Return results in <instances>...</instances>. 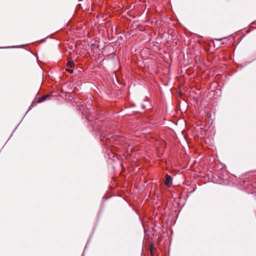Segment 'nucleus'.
I'll use <instances>...</instances> for the list:
<instances>
[{
  "instance_id": "6",
  "label": "nucleus",
  "mask_w": 256,
  "mask_h": 256,
  "mask_svg": "<svg viewBox=\"0 0 256 256\" xmlns=\"http://www.w3.org/2000/svg\"><path fill=\"white\" fill-rule=\"evenodd\" d=\"M247 190V191H248V190H251L250 189V188H248V190Z\"/></svg>"
},
{
  "instance_id": "1",
  "label": "nucleus",
  "mask_w": 256,
  "mask_h": 256,
  "mask_svg": "<svg viewBox=\"0 0 256 256\" xmlns=\"http://www.w3.org/2000/svg\"><path fill=\"white\" fill-rule=\"evenodd\" d=\"M172 180L170 176L166 174L164 180V184L170 187L172 184Z\"/></svg>"
},
{
  "instance_id": "7",
  "label": "nucleus",
  "mask_w": 256,
  "mask_h": 256,
  "mask_svg": "<svg viewBox=\"0 0 256 256\" xmlns=\"http://www.w3.org/2000/svg\"><path fill=\"white\" fill-rule=\"evenodd\" d=\"M194 190H191V191H190V192H194Z\"/></svg>"
},
{
  "instance_id": "5",
  "label": "nucleus",
  "mask_w": 256,
  "mask_h": 256,
  "mask_svg": "<svg viewBox=\"0 0 256 256\" xmlns=\"http://www.w3.org/2000/svg\"><path fill=\"white\" fill-rule=\"evenodd\" d=\"M87 245H88V243H87V244H86V245L85 248H84V249H86V246H87Z\"/></svg>"
},
{
  "instance_id": "2",
  "label": "nucleus",
  "mask_w": 256,
  "mask_h": 256,
  "mask_svg": "<svg viewBox=\"0 0 256 256\" xmlns=\"http://www.w3.org/2000/svg\"><path fill=\"white\" fill-rule=\"evenodd\" d=\"M48 96V95L44 96H42L40 97L38 100V102H42L45 100L46 98Z\"/></svg>"
},
{
  "instance_id": "4",
  "label": "nucleus",
  "mask_w": 256,
  "mask_h": 256,
  "mask_svg": "<svg viewBox=\"0 0 256 256\" xmlns=\"http://www.w3.org/2000/svg\"><path fill=\"white\" fill-rule=\"evenodd\" d=\"M67 70L70 73H72L73 72V70H72L68 69Z\"/></svg>"
},
{
  "instance_id": "3",
  "label": "nucleus",
  "mask_w": 256,
  "mask_h": 256,
  "mask_svg": "<svg viewBox=\"0 0 256 256\" xmlns=\"http://www.w3.org/2000/svg\"><path fill=\"white\" fill-rule=\"evenodd\" d=\"M67 66L70 68H72L74 66V62L73 60L68 61L67 62Z\"/></svg>"
}]
</instances>
